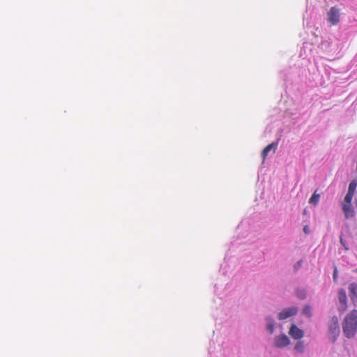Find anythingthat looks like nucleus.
Wrapping results in <instances>:
<instances>
[{
	"label": "nucleus",
	"mask_w": 357,
	"mask_h": 357,
	"mask_svg": "<svg viewBox=\"0 0 357 357\" xmlns=\"http://www.w3.org/2000/svg\"><path fill=\"white\" fill-rule=\"evenodd\" d=\"M304 343L303 341H298L295 347H294V349L297 351V352H299V353H303V351H304Z\"/></svg>",
	"instance_id": "f8f14e48"
},
{
	"label": "nucleus",
	"mask_w": 357,
	"mask_h": 357,
	"mask_svg": "<svg viewBox=\"0 0 357 357\" xmlns=\"http://www.w3.org/2000/svg\"><path fill=\"white\" fill-rule=\"evenodd\" d=\"M289 343V337L286 335L282 334L275 337L273 345L278 348H282L288 346Z\"/></svg>",
	"instance_id": "39448f33"
},
{
	"label": "nucleus",
	"mask_w": 357,
	"mask_h": 357,
	"mask_svg": "<svg viewBox=\"0 0 357 357\" xmlns=\"http://www.w3.org/2000/svg\"><path fill=\"white\" fill-rule=\"evenodd\" d=\"M349 294L354 305L357 303V284L352 282L349 286Z\"/></svg>",
	"instance_id": "1a4fd4ad"
},
{
	"label": "nucleus",
	"mask_w": 357,
	"mask_h": 357,
	"mask_svg": "<svg viewBox=\"0 0 357 357\" xmlns=\"http://www.w3.org/2000/svg\"><path fill=\"white\" fill-rule=\"evenodd\" d=\"M302 265V261H298L294 266V268L297 271Z\"/></svg>",
	"instance_id": "a211bd4d"
},
{
	"label": "nucleus",
	"mask_w": 357,
	"mask_h": 357,
	"mask_svg": "<svg viewBox=\"0 0 357 357\" xmlns=\"http://www.w3.org/2000/svg\"><path fill=\"white\" fill-rule=\"evenodd\" d=\"M327 20L331 26L337 25L340 20V9L336 6L331 7L327 13Z\"/></svg>",
	"instance_id": "7ed1b4c3"
},
{
	"label": "nucleus",
	"mask_w": 357,
	"mask_h": 357,
	"mask_svg": "<svg viewBox=\"0 0 357 357\" xmlns=\"http://www.w3.org/2000/svg\"><path fill=\"white\" fill-rule=\"evenodd\" d=\"M278 142H272L271 144H268L264 149V150L262 151V153H261L263 161L265 160L266 158L267 157L268 153L271 151V149H273V152H275V151L276 150V149L278 147Z\"/></svg>",
	"instance_id": "9d476101"
},
{
	"label": "nucleus",
	"mask_w": 357,
	"mask_h": 357,
	"mask_svg": "<svg viewBox=\"0 0 357 357\" xmlns=\"http://www.w3.org/2000/svg\"><path fill=\"white\" fill-rule=\"evenodd\" d=\"M340 333L338 318L336 316L331 317L328 322V335L333 342L337 340Z\"/></svg>",
	"instance_id": "f03ea898"
},
{
	"label": "nucleus",
	"mask_w": 357,
	"mask_h": 357,
	"mask_svg": "<svg viewBox=\"0 0 357 357\" xmlns=\"http://www.w3.org/2000/svg\"><path fill=\"white\" fill-rule=\"evenodd\" d=\"M301 298H305V295L303 294V295L301 296Z\"/></svg>",
	"instance_id": "aec40b11"
},
{
	"label": "nucleus",
	"mask_w": 357,
	"mask_h": 357,
	"mask_svg": "<svg viewBox=\"0 0 357 357\" xmlns=\"http://www.w3.org/2000/svg\"><path fill=\"white\" fill-rule=\"evenodd\" d=\"M297 308L294 307L284 309L282 312L279 313L278 319L280 320L287 319L288 317H290L296 314L297 313Z\"/></svg>",
	"instance_id": "423d86ee"
},
{
	"label": "nucleus",
	"mask_w": 357,
	"mask_h": 357,
	"mask_svg": "<svg viewBox=\"0 0 357 357\" xmlns=\"http://www.w3.org/2000/svg\"><path fill=\"white\" fill-rule=\"evenodd\" d=\"M303 314L305 315L310 317L311 316V308L310 306H305L303 310Z\"/></svg>",
	"instance_id": "dca6fc26"
},
{
	"label": "nucleus",
	"mask_w": 357,
	"mask_h": 357,
	"mask_svg": "<svg viewBox=\"0 0 357 357\" xmlns=\"http://www.w3.org/2000/svg\"><path fill=\"white\" fill-rule=\"evenodd\" d=\"M333 278L334 281L337 280V269L336 266L334 268V271H333Z\"/></svg>",
	"instance_id": "f3484780"
},
{
	"label": "nucleus",
	"mask_w": 357,
	"mask_h": 357,
	"mask_svg": "<svg viewBox=\"0 0 357 357\" xmlns=\"http://www.w3.org/2000/svg\"><path fill=\"white\" fill-rule=\"evenodd\" d=\"M353 197H354V194L353 193H351L350 192H347L346 196L344 197V202L343 203L351 204V201H352Z\"/></svg>",
	"instance_id": "ddd939ff"
},
{
	"label": "nucleus",
	"mask_w": 357,
	"mask_h": 357,
	"mask_svg": "<svg viewBox=\"0 0 357 357\" xmlns=\"http://www.w3.org/2000/svg\"><path fill=\"white\" fill-rule=\"evenodd\" d=\"M356 188V183H355L354 181L351 182L349 185L348 192H350L354 194Z\"/></svg>",
	"instance_id": "2eb2a0df"
},
{
	"label": "nucleus",
	"mask_w": 357,
	"mask_h": 357,
	"mask_svg": "<svg viewBox=\"0 0 357 357\" xmlns=\"http://www.w3.org/2000/svg\"><path fill=\"white\" fill-rule=\"evenodd\" d=\"M342 209L344 214L345 218L348 219L354 217L355 212L352 208L351 204L342 203Z\"/></svg>",
	"instance_id": "6e6552de"
},
{
	"label": "nucleus",
	"mask_w": 357,
	"mask_h": 357,
	"mask_svg": "<svg viewBox=\"0 0 357 357\" xmlns=\"http://www.w3.org/2000/svg\"><path fill=\"white\" fill-rule=\"evenodd\" d=\"M291 337L295 340L301 339L303 337V331L298 328L296 325L293 324L289 331Z\"/></svg>",
	"instance_id": "0eeeda50"
},
{
	"label": "nucleus",
	"mask_w": 357,
	"mask_h": 357,
	"mask_svg": "<svg viewBox=\"0 0 357 357\" xmlns=\"http://www.w3.org/2000/svg\"><path fill=\"white\" fill-rule=\"evenodd\" d=\"M340 306L338 311L340 312H344L347 310V296L344 289H340L337 293Z\"/></svg>",
	"instance_id": "20e7f679"
},
{
	"label": "nucleus",
	"mask_w": 357,
	"mask_h": 357,
	"mask_svg": "<svg viewBox=\"0 0 357 357\" xmlns=\"http://www.w3.org/2000/svg\"><path fill=\"white\" fill-rule=\"evenodd\" d=\"M303 231L306 234H309L310 231L308 226H305L303 228Z\"/></svg>",
	"instance_id": "6ab92c4d"
},
{
	"label": "nucleus",
	"mask_w": 357,
	"mask_h": 357,
	"mask_svg": "<svg viewBox=\"0 0 357 357\" xmlns=\"http://www.w3.org/2000/svg\"><path fill=\"white\" fill-rule=\"evenodd\" d=\"M342 331L347 338H352L357 331V310L347 314L342 321Z\"/></svg>",
	"instance_id": "f257e3e1"
},
{
	"label": "nucleus",
	"mask_w": 357,
	"mask_h": 357,
	"mask_svg": "<svg viewBox=\"0 0 357 357\" xmlns=\"http://www.w3.org/2000/svg\"><path fill=\"white\" fill-rule=\"evenodd\" d=\"M267 329L271 334H272L274 331V323L272 319H267Z\"/></svg>",
	"instance_id": "4468645a"
},
{
	"label": "nucleus",
	"mask_w": 357,
	"mask_h": 357,
	"mask_svg": "<svg viewBox=\"0 0 357 357\" xmlns=\"http://www.w3.org/2000/svg\"><path fill=\"white\" fill-rule=\"evenodd\" d=\"M320 195L317 193V190L312 194V197L309 199V203L313 205H317L319 201Z\"/></svg>",
	"instance_id": "9b49d317"
}]
</instances>
